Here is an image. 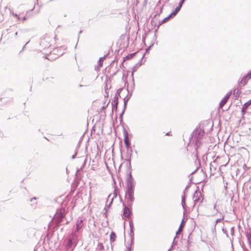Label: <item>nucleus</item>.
Wrapping results in <instances>:
<instances>
[{"label": "nucleus", "instance_id": "obj_38", "mask_svg": "<svg viewBox=\"0 0 251 251\" xmlns=\"http://www.w3.org/2000/svg\"><path fill=\"white\" fill-rule=\"evenodd\" d=\"M246 77L248 79H251V70L249 71L247 74L245 75Z\"/></svg>", "mask_w": 251, "mask_h": 251}, {"label": "nucleus", "instance_id": "obj_3", "mask_svg": "<svg viewBox=\"0 0 251 251\" xmlns=\"http://www.w3.org/2000/svg\"><path fill=\"white\" fill-rule=\"evenodd\" d=\"M126 189H135L136 186V181L132 175L131 159H126Z\"/></svg>", "mask_w": 251, "mask_h": 251}, {"label": "nucleus", "instance_id": "obj_39", "mask_svg": "<svg viewBox=\"0 0 251 251\" xmlns=\"http://www.w3.org/2000/svg\"><path fill=\"white\" fill-rule=\"evenodd\" d=\"M222 230L223 232L226 235V236L227 238H229V236H228V234L227 233V230L226 228H224V227L222 228Z\"/></svg>", "mask_w": 251, "mask_h": 251}, {"label": "nucleus", "instance_id": "obj_32", "mask_svg": "<svg viewBox=\"0 0 251 251\" xmlns=\"http://www.w3.org/2000/svg\"><path fill=\"white\" fill-rule=\"evenodd\" d=\"M162 10H163V6L161 7L160 8V11H159V13H156L154 15V17H153V19H156L157 18V16H159L160 14L162 13Z\"/></svg>", "mask_w": 251, "mask_h": 251}, {"label": "nucleus", "instance_id": "obj_9", "mask_svg": "<svg viewBox=\"0 0 251 251\" xmlns=\"http://www.w3.org/2000/svg\"><path fill=\"white\" fill-rule=\"evenodd\" d=\"M75 244V246L76 245V239L75 237H73L68 240L66 243V248L67 250L72 248L73 245Z\"/></svg>", "mask_w": 251, "mask_h": 251}, {"label": "nucleus", "instance_id": "obj_59", "mask_svg": "<svg viewBox=\"0 0 251 251\" xmlns=\"http://www.w3.org/2000/svg\"><path fill=\"white\" fill-rule=\"evenodd\" d=\"M12 15L13 17H16V18H17V17H18V15L17 14H16V13H13V12L12 13Z\"/></svg>", "mask_w": 251, "mask_h": 251}, {"label": "nucleus", "instance_id": "obj_42", "mask_svg": "<svg viewBox=\"0 0 251 251\" xmlns=\"http://www.w3.org/2000/svg\"><path fill=\"white\" fill-rule=\"evenodd\" d=\"M162 20L161 21H159V23H158V25H157V29H156L155 30V33L157 32V30H158V29L159 28V26L162 25L163 24H164V23H162Z\"/></svg>", "mask_w": 251, "mask_h": 251}, {"label": "nucleus", "instance_id": "obj_2", "mask_svg": "<svg viewBox=\"0 0 251 251\" xmlns=\"http://www.w3.org/2000/svg\"><path fill=\"white\" fill-rule=\"evenodd\" d=\"M134 191L135 189H125V199L127 205L126 206L124 202L123 203V215L127 218H129L132 213V207L135 200Z\"/></svg>", "mask_w": 251, "mask_h": 251}, {"label": "nucleus", "instance_id": "obj_57", "mask_svg": "<svg viewBox=\"0 0 251 251\" xmlns=\"http://www.w3.org/2000/svg\"><path fill=\"white\" fill-rule=\"evenodd\" d=\"M224 217H223L222 219H221V218H220V219H218L216 220V224H215V226H216V224H217V223L218 222H219L221 221L222 220H223L224 219Z\"/></svg>", "mask_w": 251, "mask_h": 251}, {"label": "nucleus", "instance_id": "obj_16", "mask_svg": "<svg viewBox=\"0 0 251 251\" xmlns=\"http://www.w3.org/2000/svg\"><path fill=\"white\" fill-rule=\"evenodd\" d=\"M249 80V79H247V78L246 77L245 75H244L239 81V84L242 85V86H245L247 84Z\"/></svg>", "mask_w": 251, "mask_h": 251}, {"label": "nucleus", "instance_id": "obj_64", "mask_svg": "<svg viewBox=\"0 0 251 251\" xmlns=\"http://www.w3.org/2000/svg\"><path fill=\"white\" fill-rule=\"evenodd\" d=\"M248 244H249L250 248L251 249V240L248 241Z\"/></svg>", "mask_w": 251, "mask_h": 251}, {"label": "nucleus", "instance_id": "obj_30", "mask_svg": "<svg viewBox=\"0 0 251 251\" xmlns=\"http://www.w3.org/2000/svg\"><path fill=\"white\" fill-rule=\"evenodd\" d=\"M248 109V108H247V107H245V106L244 105H243L242 109H241V113H242V115L243 116H244V115L246 114Z\"/></svg>", "mask_w": 251, "mask_h": 251}, {"label": "nucleus", "instance_id": "obj_26", "mask_svg": "<svg viewBox=\"0 0 251 251\" xmlns=\"http://www.w3.org/2000/svg\"><path fill=\"white\" fill-rule=\"evenodd\" d=\"M136 54V52L130 53L127 55L123 59V62L125 61L127 59H129L132 58Z\"/></svg>", "mask_w": 251, "mask_h": 251}, {"label": "nucleus", "instance_id": "obj_10", "mask_svg": "<svg viewBox=\"0 0 251 251\" xmlns=\"http://www.w3.org/2000/svg\"><path fill=\"white\" fill-rule=\"evenodd\" d=\"M231 94H232V91H231L228 92L226 94V95L224 97V98L220 102V104H219V107L220 108H223V107L226 103V102H227L228 99H229L230 96L231 95Z\"/></svg>", "mask_w": 251, "mask_h": 251}, {"label": "nucleus", "instance_id": "obj_1", "mask_svg": "<svg viewBox=\"0 0 251 251\" xmlns=\"http://www.w3.org/2000/svg\"><path fill=\"white\" fill-rule=\"evenodd\" d=\"M204 134L205 131L204 129L201 128V126L199 125L191 133L189 137L190 142H192L195 146V154L194 155L199 161L200 164L199 154L201 153H206L208 151L206 144L202 141Z\"/></svg>", "mask_w": 251, "mask_h": 251}, {"label": "nucleus", "instance_id": "obj_49", "mask_svg": "<svg viewBox=\"0 0 251 251\" xmlns=\"http://www.w3.org/2000/svg\"><path fill=\"white\" fill-rule=\"evenodd\" d=\"M113 200H114V198H113L111 199V201H110V203H109V204L106 205V206H107V207H109V208H110V206H111V205L112 204V203H113Z\"/></svg>", "mask_w": 251, "mask_h": 251}, {"label": "nucleus", "instance_id": "obj_50", "mask_svg": "<svg viewBox=\"0 0 251 251\" xmlns=\"http://www.w3.org/2000/svg\"><path fill=\"white\" fill-rule=\"evenodd\" d=\"M170 14L173 18H174L176 15V12L174 10Z\"/></svg>", "mask_w": 251, "mask_h": 251}, {"label": "nucleus", "instance_id": "obj_62", "mask_svg": "<svg viewBox=\"0 0 251 251\" xmlns=\"http://www.w3.org/2000/svg\"><path fill=\"white\" fill-rule=\"evenodd\" d=\"M198 169H199V167L197 168H196V169L195 171H193V172L190 174V175H192L194 174H195V173L197 171V170H198Z\"/></svg>", "mask_w": 251, "mask_h": 251}, {"label": "nucleus", "instance_id": "obj_53", "mask_svg": "<svg viewBox=\"0 0 251 251\" xmlns=\"http://www.w3.org/2000/svg\"><path fill=\"white\" fill-rule=\"evenodd\" d=\"M132 81H133V82H134L133 76L132 77ZM134 87H135V84H134V82H133L132 85L131 86V90L133 89L134 88Z\"/></svg>", "mask_w": 251, "mask_h": 251}, {"label": "nucleus", "instance_id": "obj_44", "mask_svg": "<svg viewBox=\"0 0 251 251\" xmlns=\"http://www.w3.org/2000/svg\"><path fill=\"white\" fill-rule=\"evenodd\" d=\"M77 149H75V153L74 154H73L72 156V159H74L76 158V155H77Z\"/></svg>", "mask_w": 251, "mask_h": 251}, {"label": "nucleus", "instance_id": "obj_46", "mask_svg": "<svg viewBox=\"0 0 251 251\" xmlns=\"http://www.w3.org/2000/svg\"><path fill=\"white\" fill-rule=\"evenodd\" d=\"M125 146H126V150H128L132 149L131 146V143H130L129 144H125Z\"/></svg>", "mask_w": 251, "mask_h": 251}, {"label": "nucleus", "instance_id": "obj_48", "mask_svg": "<svg viewBox=\"0 0 251 251\" xmlns=\"http://www.w3.org/2000/svg\"><path fill=\"white\" fill-rule=\"evenodd\" d=\"M81 226V223H79V224L78 223H77L76 224V229L77 230H78L80 228V227Z\"/></svg>", "mask_w": 251, "mask_h": 251}, {"label": "nucleus", "instance_id": "obj_52", "mask_svg": "<svg viewBox=\"0 0 251 251\" xmlns=\"http://www.w3.org/2000/svg\"><path fill=\"white\" fill-rule=\"evenodd\" d=\"M29 41H28V42H27V43H26V44L24 46V47H23L22 50L20 51V53H21V52H22V51L25 50V46H26V45L27 44H28V43H29Z\"/></svg>", "mask_w": 251, "mask_h": 251}, {"label": "nucleus", "instance_id": "obj_14", "mask_svg": "<svg viewBox=\"0 0 251 251\" xmlns=\"http://www.w3.org/2000/svg\"><path fill=\"white\" fill-rule=\"evenodd\" d=\"M124 88L123 87V88H120L119 89H118L116 92V93L115 94V96L114 98V100H116L117 101H118V100H119V98L120 97L121 98L122 97L121 96V92L124 90Z\"/></svg>", "mask_w": 251, "mask_h": 251}, {"label": "nucleus", "instance_id": "obj_60", "mask_svg": "<svg viewBox=\"0 0 251 251\" xmlns=\"http://www.w3.org/2000/svg\"><path fill=\"white\" fill-rule=\"evenodd\" d=\"M117 62V60H116V59H114V60L112 61V62H111V63L110 64V66H112L114 65V64L115 63V62Z\"/></svg>", "mask_w": 251, "mask_h": 251}, {"label": "nucleus", "instance_id": "obj_28", "mask_svg": "<svg viewBox=\"0 0 251 251\" xmlns=\"http://www.w3.org/2000/svg\"><path fill=\"white\" fill-rule=\"evenodd\" d=\"M123 100H124V108H123V109H126L127 105V103H128V101H129V99H128V98L125 97L123 98Z\"/></svg>", "mask_w": 251, "mask_h": 251}, {"label": "nucleus", "instance_id": "obj_6", "mask_svg": "<svg viewBox=\"0 0 251 251\" xmlns=\"http://www.w3.org/2000/svg\"><path fill=\"white\" fill-rule=\"evenodd\" d=\"M191 184H192V182H189V184L186 185V186L185 187V188L183 191V195L181 196V205H182V208L184 210V211H183L184 215L185 213L186 209L187 208V205H186V200L187 198L186 193H187L189 188L191 186Z\"/></svg>", "mask_w": 251, "mask_h": 251}, {"label": "nucleus", "instance_id": "obj_47", "mask_svg": "<svg viewBox=\"0 0 251 251\" xmlns=\"http://www.w3.org/2000/svg\"><path fill=\"white\" fill-rule=\"evenodd\" d=\"M181 9V8H180V7H178L177 6L175 9L174 10V11L176 12V14L179 12V11Z\"/></svg>", "mask_w": 251, "mask_h": 251}, {"label": "nucleus", "instance_id": "obj_34", "mask_svg": "<svg viewBox=\"0 0 251 251\" xmlns=\"http://www.w3.org/2000/svg\"><path fill=\"white\" fill-rule=\"evenodd\" d=\"M104 88H105V93L106 94V95H104V97H105H105L107 98L108 97V88L107 84L105 85Z\"/></svg>", "mask_w": 251, "mask_h": 251}, {"label": "nucleus", "instance_id": "obj_17", "mask_svg": "<svg viewBox=\"0 0 251 251\" xmlns=\"http://www.w3.org/2000/svg\"><path fill=\"white\" fill-rule=\"evenodd\" d=\"M184 221V218L182 219L181 223L179 226V227L178 229V230L176 231V236L175 237V239L177 238V235H179L182 231V224Z\"/></svg>", "mask_w": 251, "mask_h": 251}, {"label": "nucleus", "instance_id": "obj_37", "mask_svg": "<svg viewBox=\"0 0 251 251\" xmlns=\"http://www.w3.org/2000/svg\"><path fill=\"white\" fill-rule=\"evenodd\" d=\"M76 199L75 198V197H74L71 201V203H73V205L72 206V208L73 209L75 206V202H76Z\"/></svg>", "mask_w": 251, "mask_h": 251}, {"label": "nucleus", "instance_id": "obj_58", "mask_svg": "<svg viewBox=\"0 0 251 251\" xmlns=\"http://www.w3.org/2000/svg\"><path fill=\"white\" fill-rule=\"evenodd\" d=\"M168 21V19L167 18V17H166V18H165L162 20V22H163L162 23H165L167 22Z\"/></svg>", "mask_w": 251, "mask_h": 251}, {"label": "nucleus", "instance_id": "obj_13", "mask_svg": "<svg viewBox=\"0 0 251 251\" xmlns=\"http://www.w3.org/2000/svg\"><path fill=\"white\" fill-rule=\"evenodd\" d=\"M109 54H110V50H109L108 52L107 53H106L105 55H104L103 56L99 58L98 62V66L100 68L102 66L103 62L104 59L106 57H108Z\"/></svg>", "mask_w": 251, "mask_h": 251}, {"label": "nucleus", "instance_id": "obj_24", "mask_svg": "<svg viewBox=\"0 0 251 251\" xmlns=\"http://www.w3.org/2000/svg\"><path fill=\"white\" fill-rule=\"evenodd\" d=\"M36 200H37V198L35 197H34L30 199V201L32 203L31 204V205L33 208H35L36 207L37 202L35 201Z\"/></svg>", "mask_w": 251, "mask_h": 251}, {"label": "nucleus", "instance_id": "obj_56", "mask_svg": "<svg viewBox=\"0 0 251 251\" xmlns=\"http://www.w3.org/2000/svg\"><path fill=\"white\" fill-rule=\"evenodd\" d=\"M118 193V192L116 191V190H115L114 192V197H113L114 198H116L117 196Z\"/></svg>", "mask_w": 251, "mask_h": 251}, {"label": "nucleus", "instance_id": "obj_43", "mask_svg": "<svg viewBox=\"0 0 251 251\" xmlns=\"http://www.w3.org/2000/svg\"><path fill=\"white\" fill-rule=\"evenodd\" d=\"M109 102H110V101H109V102L105 105L102 106L100 108V110L101 111L104 110L107 107Z\"/></svg>", "mask_w": 251, "mask_h": 251}, {"label": "nucleus", "instance_id": "obj_21", "mask_svg": "<svg viewBox=\"0 0 251 251\" xmlns=\"http://www.w3.org/2000/svg\"><path fill=\"white\" fill-rule=\"evenodd\" d=\"M126 84H127V85L128 86V83L127 82H125V85ZM126 91L127 93V94L125 97H126V98H128V99H129L130 100V99L131 98V97L132 96V90L130 92H129V91L128 90V86H127V88L126 90Z\"/></svg>", "mask_w": 251, "mask_h": 251}, {"label": "nucleus", "instance_id": "obj_11", "mask_svg": "<svg viewBox=\"0 0 251 251\" xmlns=\"http://www.w3.org/2000/svg\"><path fill=\"white\" fill-rule=\"evenodd\" d=\"M123 134H124V141L125 144L131 143L130 140L128 138V132L127 130L125 128L124 126H123Z\"/></svg>", "mask_w": 251, "mask_h": 251}, {"label": "nucleus", "instance_id": "obj_40", "mask_svg": "<svg viewBox=\"0 0 251 251\" xmlns=\"http://www.w3.org/2000/svg\"><path fill=\"white\" fill-rule=\"evenodd\" d=\"M234 233H235V227H234V226H233L230 228V234H231V236H234Z\"/></svg>", "mask_w": 251, "mask_h": 251}, {"label": "nucleus", "instance_id": "obj_33", "mask_svg": "<svg viewBox=\"0 0 251 251\" xmlns=\"http://www.w3.org/2000/svg\"><path fill=\"white\" fill-rule=\"evenodd\" d=\"M157 19H153L151 21V24L152 26H156Z\"/></svg>", "mask_w": 251, "mask_h": 251}, {"label": "nucleus", "instance_id": "obj_45", "mask_svg": "<svg viewBox=\"0 0 251 251\" xmlns=\"http://www.w3.org/2000/svg\"><path fill=\"white\" fill-rule=\"evenodd\" d=\"M86 162H87V158H86L85 159V160H84V162H83V164L82 165L81 167V169L82 170L85 166L86 165Z\"/></svg>", "mask_w": 251, "mask_h": 251}, {"label": "nucleus", "instance_id": "obj_15", "mask_svg": "<svg viewBox=\"0 0 251 251\" xmlns=\"http://www.w3.org/2000/svg\"><path fill=\"white\" fill-rule=\"evenodd\" d=\"M119 104V101L113 100L112 102V110L113 111H115L116 112L118 110V106Z\"/></svg>", "mask_w": 251, "mask_h": 251}, {"label": "nucleus", "instance_id": "obj_31", "mask_svg": "<svg viewBox=\"0 0 251 251\" xmlns=\"http://www.w3.org/2000/svg\"><path fill=\"white\" fill-rule=\"evenodd\" d=\"M243 105L245 106V107H247L248 108H251V99L247 102H245Z\"/></svg>", "mask_w": 251, "mask_h": 251}, {"label": "nucleus", "instance_id": "obj_27", "mask_svg": "<svg viewBox=\"0 0 251 251\" xmlns=\"http://www.w3.org/2000/svg\"><path fill=\"white\" fill-rule=\"evenodd\" d=\"M241 93V91L240 89L237 90L236 92H235V90H234L233 92V96L234 97H235L236 99H238Z\"/></svg>", "mask_w": 251, "mask_h": 251}, {"label": "nucleus", "instance_id": "obj_29", "mask_svg": "<svg viewBox=\"0 0 251 251\" xmlns=\"http://www.w3.org/2000/svg\"><path fill=\"white\" fill-rule=\"evenodd\" d=\"M109 207H107L106 206L104 207V210L105 212H104L103 216L105 218L107 219L108 217V212L109 211Z\"/></svg>", "mask_w": 251, "mask_h": 251}, {"label": "nucleus", "instance_id": "obj_51", "mask_svg": "<svg viewBox=\"0 0 251 251\" xmlns=\"http://www.w3.org/2000/svg\"><path fill=\"white\" fill-rule=\"evenodd\" d=\"M170 14L173 18H174L176 15V12L174 10Z\"/></svg>", "mask_w": 251, "mask_h": 251}, {"label": "nucleus", "instance_id": "obj_54", "mask_svg": "<svg viewBox=\"0 0 251 251\" xmlns=\"http://www.w3.org/2000/svg\"><path fill=\"white\" fill-rule=\"evenodd\" d=\"M28 17V16L27 15V13H26V16H24L22 18V20L24 22V21H25L27 19Z\"/></svg>", "mask_w": 251, "mask_h": 251}, {"label": "nucleus", "instance_id": "obj_8", "mask_svg": "<svg viewBox=\"0 0 251 251\" xmlns=\"http://www.w3.org/2000/svg\"><path fill=\"white\" fill-rule=\"evenodd\" d=\"M197 190L195 191L193 195V199L195 203L198 202L200 201V197L201 196V194L199 190V187H197Z\"/></svg>", "mask_w": 251, "mask_h": 251}, {"label": "nucleus", "instance_id": "obj_35", "mask_svg": "<svg viewBox=\"0 0 251 251\" xmlns=\"http://www.w3.org/2000/svg\"><path fill=\"white\" fill-rule=\"evenodd\" d=\"M99 250L102 251L104 249V246L101 243H99L98 245Z\"/></svg>", "mask_w": 251, "mask_h": 251}, {"label": "nucleus", "instance_id": "obj_63", "mask_svg": "<svg viewBox=\"0 0 251 251\" xmlns=\"http://www.w3.org/2000/svg\"><path fill=\"white\" fill-rule=\"evenodd\" d=\"M144 55H145V54H143V55L142 57L141 58V59L140 60V61L138 62V63L142 64V63H141V62H142V60H143V57H144Z\"/></svg>", "mask_w": 251, "mask_h": 251}, {"label": "nucleus", "instance_id": "obj_23", "mask_svg": "<svg viewBox=\"0 0 251 251\" xmlns=\"http://www.w3.org/2000/svg\"><path fill=\"white\" fill-rule=\"evenodd\" d=\"M141 65H142V64L137 63L134 66V67L132 69V73H131L132 77L133 76L134 72H136L137 70V69H138V68L140 66H141Z\"/></svg>", "mask_w": 251, "mask_h": 251}, {"label": "nucleus", "instance_id": "obj_36", "mask_svg": "<svg viewBox=\"0 0 251 251\" xmlns=\"http://www.w3.org/2000/svg\"><path fill=\"white\" fill-rule=\"evenodd\" d=\"M185 1L186 0H180L177 6L181 8Z\"/></svg>", "mask_w": 251, "mask_h": 251}, {"label": "nucleus", "instance_id": "obj_5", "mask_svg": "<svg viewBox=\"0 0 251 251\" xmlns=\"http://www.w3.org/2000/svg\"><path fill=\"white\" fill-rule=\"evenodd\" d=\"M129 224L130 228L129 236L130 238V242L128 244V245L126 246V249L127 251H132L133 250L132 246L134 244V226L133 220L131 218L129 220Z\"/></svg>", "mask_w": 251, "mask_h": 251}, {"label": "nucleus", "instance_id": "obj_55", "mask_svg": "<svg viewBox=\"0 0 251 251\" xmlns=\"http://www.w3.org/2000/svg\"><path fill=\"white\" fill-rule=\"evenodd\" d=\"M45 58L46 59H47L50 61H52V60H54L56 58H53L52 57H50V58H48L47 56H45Z\"/></svg>", "mask_w": 251, "mask_h": 251}, {"label": "nucleus", "instance_id": "obj_61", "mask_svg": "<svg viewBox=\"0 0 251 251\" xmlns=\"http://www.w3.org/2000/svg\"><path fill=\"white\" fill-rule=\"evenodd\" d=\"M198 169H199V167L197 168H196V169L195 171H193V172L190 174V175H192L194 174H195V173L197 171V170H198Z\"/></svg>", "mask_w": 251, "mask_h": 251}, {"label": "nucleus", "instance_id": "obj_22", "mask_svg": "<svg viewBox=\"0 0 251 251\" xmlns=\"http://www.w3.org/2000/svg\"><path fill=\"white\" fill-rule=\"evenodd\" d=\"M116 238V234L114 231H112L110 235V241L111 243L114 242Z\"/></svg>", "mask_w": 251, "mask_h": 251}, {"label": "nucleus", "instance_id": "obj_25", "mask_svg": "<svg viewBox=\"0 0 251 251\" xmlns=\"http://www.w3.org/2000/svg\"><path fill=\"white\" fill-rule=\"evenodd\" d=\"M132 152L133 151L132 149L128 150H126V159H131Z\"/></svg>", "mask_w": 251, "mask_h": 251}, {"label": "nucleus", "instance_id": "obj_4", "mask_svg": "<svg viewBox=\"0 0 251 251\" xmlns=\"http://www.w3.org/2000/svg\"><path fill=\"white\" fill-rule=\"evenodd\" d=\"M66 213L65 208L57 209L54 217V221L58 224L63 223L64 220L66 219Z\"/></svg>", "mask_w": 251, "mask_h": 251}, {"label": "nucleus", "instance_id": "obj_19", "mask_svg": "<svg viewBox=\"0 0 251 251\" xmlns=\"http://www.w3.org/2000/svg\"><path fill=\"white\" fill-rule=\"evenodd\" d=\"M40 46L43 47V49H45L47 47H50V43L44 40H43L41 41Z\"/></svg>", "mask_w": 251, "mask_h": 251}, {"label": "nucleus", "instance_id": "obj_18", "mask_svg": "<svg viewBox=\"0 0 251 251\" xmlns=\"http://www.w3.org/2000/svg\"><path fill=\"white\" fill-rule=\"evenodd\" d=\"M126 109H123L122 112L119 115V120L120 122V125H122L123 126H124V123L123 121V116L125 114Z\"/></svg>", "mask_w": 251, "mask_h": 251}, {"label": "nucleus", "instance_id": "obj_41", "mask_svg": "<svg viewBox=\"0 0 251 251\" xmlns=\"http://www.w3.org/2000/svg\"><path fill=\"white\" fill-rule=\"evenodd\" d=\"M153 44H151V45H150L149 47H148L146 49V51H145V53H148L149 52V51L151 50V47L153 46Z\"/></svg>", "mask_w": 251, "mask_h": 251}, {"label": "nucleus", "instance_id": "obj_12", "mask_svg": "<svg viewBox=\"0 0 251 251\" xmlns=\"http://www.w3.org/2000/svg\"><path fill=\"white\" fill-rule=\"evenodd\" d=\"M61 48H62V47H60L59 49H54L52 51H50V53H51L52 52L53 54L57 55L58 56L56 57V58H57L60 56H62L64 54V52H62L61 50Z\"/></svg>", "mask_w": 251, "mask_h": 251}, {"label": "nucleus", "instance_id": "obj_20", "mask_svg": "<svg viewBox=\"0 0 251 251\" xmlns=\"http://www.w3.org/2000/svg\"><path fill=\"white\" fill-rule=\"evenodd\" d=\"M245 235L247 239V242L251 241V228H249L248 230L246 231Z\"/></svg>", "mask_w": 251, "mask_h": 251}, {"label": "nucleus", "instance_id": "obj_7", "mask_svg": "<svg viewBox=\"0 0 251 251\" xmlns=\"http://www.w3.org/2000/svg\"><path fill=\"white\" fill-rule=\"evenodd\" d=\"M69 223V221L66 220V222L65 223V224H68ZM64 224V223L58 224L57 222H55L54 221V222H53V219H52L48 225V230L53 232L55 230H57L59 226Z\"/></svg>", "mask_w": 251, "mask_h": 251}]
</instances>
